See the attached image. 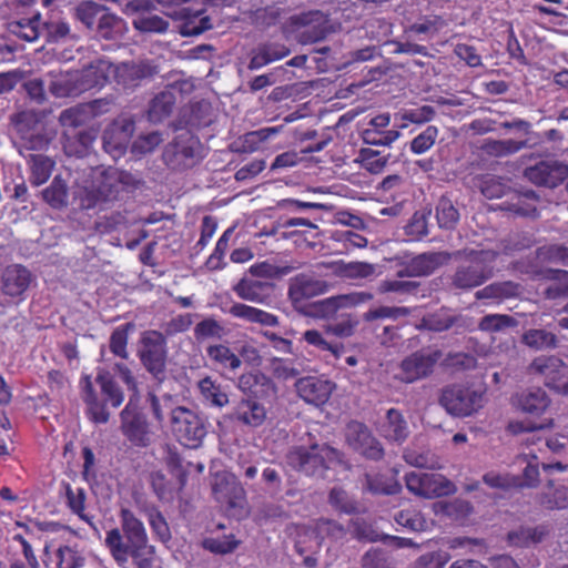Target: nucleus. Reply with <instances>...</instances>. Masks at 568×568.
Masks as SVG:
<instances>
[{
    "instance_id": "nucleus-1",
    "label": "nucleus",
    "mask_w": 568,
    "mask_h": 568,
    "mask_svg": "<svg viewBox=\"0 0 568 568\" xmlns=\"http://www.w3.org/2000/svg\"><path fill=\"white\" fill-rule=\"evenodd\" d=\"M120 528L106 531L104 545L119 566H124L129 558L136 568H152L155 555L150 545L144 524L128 508L119 514Z\"/></svg>"
},
{
    "instance_id": "nucleus-2",
    "label": "nucleus",
    "mask_w": 568,
    "mask_h": 568,
    "mask_svg": "<svg viewBox=\"0 0 568 568\" xmlns=\"http://www.w3.org/2000/svg\"><path fill=\"white\" fill-rule=\"evenodd\" d=\"M94 383L99 390L95 389L90 375L80 378V395L85 404V415L94 424H106L111 416L109 407L119 408L124 402V392L105 369L97 373Z\"/></svg>"
},
{
    "instance_id": "nucleus-3",
    "label": "nucleus",
    "mask_w": 568,
    "mask_h": 568,
    "mask_svg": "<svg viewBox=\"0 0 568 568\" xmlns=\"http://www.w3.org/2000/svg\"><path fill=\"white\" fill-rule=\"evenodd\" d=\"M343 453L327 444L293 446L286 454L287 465L306 476L325 478L327 471L344 464Z\"/></svg>"
},
{
    "instance_id": "nucleus-4",
    "label": "nucleus",
    "mask_w": 568,
    "mask_h": 568,
    "mask_svg": "<svg viewBox=\"0 0 568 568\" xmlns=\"http://www.w3.org/2000/svg\"><path fill=\"white\" fill-rule=\"evenodd\" d=\"M108 79V72L102 67L89 65L52 81L50 92L58 98L78 97L85 91L104 87Z\"/></svg>"
},
{
    "instance_id": "nucleus-5",
    "label": "nucleus",
    "mask_w": 568,
    "mask_h": 568,
    "mask_svg": "<svg viewBox=\"0 0 568 568\" xmlns=\"http://www.w3.org/2000/svg\"><path fill=\"white\" fill-rule=\"evenodd\" d=\"M138 357L146 369L158 382H163L166 372L168 348L166 338L159 331H146L140 338Z\"/></svg>"
},
{
    "instance_id": "nucleus-6",
    "label": "nucleus",
    "mask_w": 568,
    "mask_h": 568,
    "mask_svg": "<svg viewBox=\"0 0 568 568\" xmlns=\"http://www.w3.org/2000/svg\"><path fill=\"white\" fill-rule=\"evenodd\" d=\"M443 357L438 348L424 347L402 359L395 378L405 384H413L427 378L434 373L436 364Z\"/></svg>"
},
{
    "instance_id": "nucleus-7",
    "label": "nucleus",
    "mask_w": 568,
    "mask_h": 568,
    "mask_svg": "<svg viewBox=\"0 0 568 568\" xmlns=\"http://www.w3.org/2000/svg\"><path fill=\"white\" fill-rule=\"evenodd\" d=\"M486 251H470L466 263L456 267L452 285L457 290L470 291L494 276L493 267L486 263Z\"/></svg>"
},
{
    "instance_id": "nucleus-8",
    "label": "nucleus",
    "mask_w": 568,
    "mask_h": 568,
    "mask_svg": "<svg viewBox=\"0 0 568 568\" xmlns=\"http://www.w3.org/2000/svg\"><path fill=\"white\" fill-rule=\"evenodd\" d=\"M171 427L178 440L189 448H197L207 433L202 418L183 406L171 409Z\"/></svg>"
},
{
    "instance_id": "nucleus-9",
    "label": "nucleus",
    "mask_w": 568,
    "mask_h": 568,
    "mask_svg": "<svg viewBox=\"0 0 568 568\" xmlns=\"http://www.w3.org/2000/svg\"><path fill=\"white\" fill-rule=\"evenodd\" d=\"M202 150L200 139L190 131L178 134L163 152L165 164L175 171L192 168L197 162V155Z\"/></svg>"
},
{
    "instance_id": "nucleus-10",
    "label": "nucleus",
    "mask_w": 568,
    "mask_h": 568,
    "mask_svg": "<svg viewBox=\"0 0 568 568\" xmlns=\"http://www.w3.org/2000/svg\"><path fill=\"white\" fill-rule=\"evenodd\" d=\"M440 405L453 416L466 417L483 406V393L460 385L447 386L439 397Z\"/></svg>"
},
{
    "instance_id": "nucleus-11",
    "label": "nucleus",
    "mask_w": 568,
    "mask_h": 568,
    "mask_svg": "<svg viewBox=\"0 0 568 568\" xmlns=\"http://www.w3.org/2000/svg\"><path fill=\"white\" fill-rule=\"evenodd\" d=\"M405 484L410 493L427 499L449 496L456 491L455 485L449 479L435 473H407Z\"/></svg>"
},
{
    "instance_id": "nucleus-12",
    "label": "nucleus",
    "mask_w": 568,
    "mask_h": 568,
    "mask_svg": "<svg viewBox=\"0 0 568 568\" xmlns=\"http://www.w3.org/2000/svg\"><path fill=\"white\" fill-rule=\"evenodd\" d=\"M139 396H130L129 402L120 413L121 432L134 446L146 447L149 445V425L144 414L139 408Z\"/></svg>"
},
{
    "instance_id": "nucleus-13",
    "label": "nucleus",
    "mask_w": 568,
    "mask_h": 568,
    "mask_svg": "<svg viewBox=\"0 0 568 568\" xmlns=\"http://www.w3.org/2000/svg\"><path fill=\"white\" fill-rule=\"evenodd\" d=\"M529 372L541 376L548 388L560 394H568V365L559 357H536L529 365Z\"/></svg>"
},
{
    "instance_id": "nucleus-14",
    "label": "nucleus",
    "mask_w": 568,
    "mask_h": 568,
    "mask_svg": "<svg viewBox=\"0 0 568 568\" xmlns=\"http://www.w3.org/2000/svg\"><path fill=\"white\" fill-rule=\"evenodd\" d=\"M154 4L151 0H131L128 2L126 14H134L133 28L140 33H165L169 30V21L151 11Z\"/></svg>"
},
{
    "instance_id": "nucleus-15",
    "label": "nucleus",
    "mask_w": 568,
    "mask_h": 568,
    "mask_svg": "<svg viewBox=\"0 0 568 568\" xmlns=\"http://www.w3.org/2000/svg\"><path fill=\"white\" fill-rule=\"evenodd\" d=\"M524 176L537 186L554 189L568 178V164L557 160H542L527 166Z\"/></svg>"
},
{
    "instance_id": "nucleus-16",
    "label": "nucleus",
    "mask_w": 568,
    "mask_h": 568,
    "mask_svg": "<svg viewBox=\"0 0 568 568\" xmlns=\"http://www.w3.org/2000/svg\"><path fill=\"white\" fill-rule=\"evenodd\" d=\"M347 443L365 458L379 460L384 457V448L371 429L361 422L353 420L347 425Z\"/></svg>"
},
{
    "instance_id": "nucleus-17",
    "label": "nucleus",
    "mask_w": 568,
    "mask_h": 568,
    "mask_svg": "<svg viewBox=\"0 0 568 568\" xmlns=\"http://www.w3.org/2000/svg\"><path fill=\"white\" fill-rule=\"evenodd\" d=\"M114 81L123 89H134L143 80L151 79L158 73V69L149 61L122 62L116 65H109Z\"/></svg>"
},
{
    "instance_id": "nucleus-18",
    "label": "nucleus",
    "mask_w": 568,
    "mask_h": 568,
    "mask_svg": "<svg viewBox=\"0 0 568 568\" xmlns=\"http://www.w3.org/2000/svg\"><path fill=\"white\" fill-rule=\"evenodd\" d=\"M214 499L226 509L242 508L246 493L234 475H216L212 485Z\"/></svg>"
},
{
    "instance_id": "nucleus-19",
    "label": "nucleus",
    "mask_w": 568,
    "mask_h": 568,
    "mask_svg": "<svg viewBox=\"0 0 568 568\" xmlns=\"http://www.w3.org/2000/svg\"><path fill=\"white\" fill-rule=\"evenodd\" d=\"M295 388L305 403L320 407L328 402L335 384L318 376H305L296 381Z\"/></svg>"
},
{
    "instance_id": "nucleus-20",
    "label": "nucleus",
    "mask_w": 568,
    "mask_h": 568,
    "mask_svg": "<svg viewBox=\"0 0 568 568\" xmlns=\"http://www.w3.org/2000/svg\"><path fill=\"white\" fill-rule=\"evenodd\" d=\"M32 282V273L21 264L8 265L1 276V291L6 296L24 300Z\"/></svg>"
},
{
    "instance_id": "nucleus-21",
    "label": "nucleus",
    "mask_w": 568,
    "mask_h": 568,
    "mask_svg": "<svg viewBox=\"0 0 568 568\" xmlns=\"http://www.w3.org/2000/svg\"><path fill=\"white\" fill-rule=\"evenodd\" d=\"M171 17L180 22L179 33L182 37H196L213 28L212 19L204 9L182 8L174 11Z\"/></svg>"
},
{
    "instance_id": "nucleus-22",
    "label": "nucleus",
    "mask_w": 568,
    "mask_h": 568,
    "mask_svg": "<svg viewBox=\"0 0 568 568\" xmlns=\"http://www.w3.org/2000/svg\"><path fill=\"white\" fill-rule=\"evenodd\" d=\"M273 290V283L248 277H243L233 285V292L239 298L257 304H265Z\"/></svg>"
},
{
    "instance_id": "nucleus-23",
    "label": "nucleus",
    "mask_w": 568,
    "mask_h": 568,
    "mask_svg": "<svg viewBox=\"0 0 568 568\" xmlns=\"http://www.w3.org/2000/svg\"><path fill=\"white\" fill-rule=\"evenodd\" d=\"M119 195V184L111 178H105L97 187H85L80 197V206L84 210H91L103 203L116 200Z\"/></svg>"
},
{
    "instance_id": "nucleus-24",
    "label": "nucleus",
    "mask_w": 568,
    "mask_h": 568,
    "mask_svg": "<svg viewBox=\"0 0 568 568\" xmlns=\"http://www.w3.org/2000/svg\"><path fill=\"white\" fill-rule=\"evenodd\" d=\"M232 418L241 425L255 428L265 422L266 409L255 398H242L235 405Z\"/></svg>"
},
{
    "instance_id": "nucleus-25",
    "label": "nucleus",
    "mask_w": 568,
    "mask_h": 568,
    "mask_svg": "<svg viewBox=\"0 0 568 568\" xmlns=\"http://www.w3.org/2000/svg\"><path fill=\"white\" fill-rule=\"evenodd\" d=\"M239 388L251 398H262L274 392L273 381L260 371L244 373L239 378Z\"/></svg>"
},
{
    "instance_id": "nucleus-26",
    "label": "nucleus",
    "mask_w": 568,
    "mask_h": 568,
    "mask_svg": "<svg viewBox=\"0 0 568 568\" xmlns=\"http://www.w3.org/2000/svg\"><path fill=\"white\" fill-rule=\"evenodd\" d=\"M290 54V49L277 42L261 43L252 51V57L248 62L250 70L261 69L272 62L284 59Z\"/></svg>"
},
{
    "instance_id": "nucleus-27",
    "label": "nucleus",
    "mask_w": 568,
    "mask_h": 568,
    "mask_svg": "<svg viewBox=\"0 0 568 568\" xmlns=\"http://www.w3.org/2000/svg\"><path fill=\"white\" fill-rule=\"evenodd\" d=\"M229 314L235 318L266 327H275L280 324L278 317L275 314L243 303H234L230 307Z\"/></svg>"
},
{
    "instance_id": "nucleus-28",
    "label": "nucleus",
    "mask_w": 568,
    "mask_h": 568,
    "mask_svg": "<svg viewBox=\"0 0 568 568\" xmlns=\"http://www.w3.org/2000/svg\"><path fill=\"white\" fill-rule=\"evenodd\" d=\"M349 529L353 536L361 541L374 542L379 539H390L397 547H408L413 545V541L408 538L397 536H379V534L373 528L372 524L367 523L364 518L356 517L349 523Z\"/></svg>"
},
{
    "instance_id": "nucleus-29",
    "label": "nucleus",
    "mask_w": 568,
    "mask_h": 568,
    "mask_svg": "<svg viewBox=\"0 0 568 568\" xmlns=\"http://www.w3.org/2000/svg\"><path fill=\"white\" fill-rule=\"evenodd\" d=\"M298 20L303 26L306 27L302 33V37L305 41L317 42L326 38L328 32V20L327 17L320 10L303 13Z\"/></svg>"
},
{
    "instance_id": "nucleus-30",
    "label": "nucleus",
    "mask_w": 568,
    "mask_h": 568,
    "mask_svg": "<svg viewBox=\"0 0 568 568\" xmlns=\"http://www.w3.org/2000/svg\"><path fill=\"white\" fill-rule=\"evenodd\" d=\"M442 263L440 253H425L413 257L399 272L402 276H427Z\"/></svg>"
},
{
    "instance_id": "nucleus-31",
    "label": "nucleus",
    "mask_w": 568,
    "mask_h": 568,
    "mask_svg": "<svg viewBox=\"0 0 568 568\" xmlns=\"http://www.w3.org/2000/svg\"><path fill=\"white\" fill-rule=\"evenodd\" d=\"M548 534L549 529L545 525L535 527L520 526L507 534V542L509 546L529 547L541 542Z\"/></svg>"
},
{
    "instance_id": "nucleus-32",
    "label": "nucleus",
    "mask_w": 568,
    "mask_h": 568,
    "mask_svg": "<svg viewBox=\"0 0 568 568\" xmlns=\"http://www.w3.org/2000/svg\"><path fill=\"white\" fill-rule=\"evenodd\" d=\"M328 288L326 282L305 276L297 277L288 288V296L293 302H301L315 295L324 294Z\"/></svg>"
},
{
    "instance_id": "nucleus-33",
    "label": "nucleus",
    "mask_w": 568,
    "mask_h": 568,
    "mask_svg": "<svg viewBox=\"0 0 568 568\" xmlns=\"http://www.w3.org/2000/svg\"><path fill=\"white\" fill-rule=\"evenodd\" d=\"M537 201L538 196L534 191L514 193L509 200L501 204L500 209L518 216H536Z\"/></svg>"
},
{
    "instance_id": "nucleus-34",
    "label": "nucleus",
    "mask_w": 568,
    "mask_h": 568,
    "mask_svg": "<svg viewBox=\"0 0 568 568\" xmlns=\"http://www.w3.org/2000/svg\"><path fill=\"white\" fill-rule=\"evenodd\" d=\"M176 103L175 94L172 90H163L151 100L148 116L153 123H160L169 118Z\"/></svg>"
},
{
    "instance_id": "nucleus-35",
    "label": "nucleus",
    "mask_w": 568,
    "mask_h": 568,
    "mask_svg": "<svg viewBox=\"0 0 568 568\" xmlns=\"http://www.w3.org/2000/svg\"><path fill=\"white\" fill-rule=\"evenodd\" d=\"M308 227V229H317V226L312 223L310 220L304 217H287L280 219L270 230H264V234L267 236H276L277 239H295L297 242L300 237L303 235L301 231H286L290 227Z\"/></svg>"
},
{
    "instance_id": "nucleus-36",
    "label": "nucleus",
    "mask_w": 568,
    "mask_h": 568,
    "mask_svg": "<svg viewBox=\"0 0 568 568\" xmlns=\"http://www.w3.org/2000/svg\"><path fill=\"white\" fill-rule=\"evenodd\" d=\"M197 388L204 405L222 408L229 404V396L221 385L210 376H205L197 383Z\"/></svg>"
},
{
    "instance_id": "nucleus-37",
    "label": "nucleus",
    "mask_w": 568,
    "mask_h": 568,
    "mask_svg": "<svg viewBox=\"0 0 568 568\" xmlns=\"http://www.w3.org/2000/svg\"><path fill=\"white\" fill-rule=\"evenodd\" d=\"M382 432L386 439L397 443H402L408 437L409 430L407 422L400 410L396 408L387 410Z\"/></svg>"
},
{
    "instance_id": "nucleus-38",
    "label": "nucleus",
    "mask_w": 568,
    "mask_h": 568,
    "mask_svg": "<svg viewBox=\"0 0 568 568\" xmlns=\"http://www.w3.org/2000/svg\"><path fill=\"white\" fill-rule=\"evenodd\" d=\"M41 196L53 210H63L68 206L69 187L67 182L60 176L55 175L50 185L41 191Z\"/></svg>"
},
{
    "instance_id": "nucleus-39",
    "label": "nucleus",
    "mask_w": 568,
    "mask_h": 568,
    "mask_svg": "<svg viewBox=\"0 0 568 568\" xmlns=\"http://www.w3.org/2000/svg\"><path fill=\"white\" fill-rule=\"evenodd\" d=\"M520 285L513 281L495 282L475 293L476 300H494L501 302L519 294Z\"/></svg>"
},
{
    "instance_id": "nucleus-40",
    "label": "nucleus",
    "mask_w": 568,
    "mask_h": 568,
    "mask_svg": "<svg viewBox=\"0 0 568 568\" xmlns=\"http://www.w3.org/2000/svg\"><path fill=\"white\" fill-rule=\"evenodd\" d=\"M30 183L33 186L44 184L51 176L54 169V161L43 154H31L29 159Z\"/></svg>"
},
{
    "instance_id": "nucleus-41",
    "label": "nucleus",
    "mask_w": 568,
    "mask_h": 568,
    "mask_svg": "<svg viewBox=\"0 0 568 568\" xmlns=\"http://www.w3.org/2000/svg\"><path fill=\"white\" fill-rule=\"evenodd\" d=\"M206 354L213 364L232 372L239 369L242 365L241 358L229 346L223 344L209 346Z\"/></svg>"
},
{
    "instance_id": "nucleus-42",
    "label": "nucleus",
    "mask_w": 568,
    "mask_h": 568,
    "mask_svg": "<svg viewBox=\"0 0 568 568\" xmlns=\"http://www.w3.org/2000/svg\"><path fill=\"white\" fill-rule=\"evenodd\" d=\"M310 530L314 535L317 545H321L325 539H342L346 534L341 524L326 518L316 519L310 527Z\"/></svg>"
},
{
    "instance_id": "nucleus-43",
    "label": "nucleus",
    "mask_w": 568,
    "mask_h": 568,
    "mask_svg": "<svg viewBox=\"0 0 568 568\" xmlns=\"http://www.w3.org/2000/svg\"><path fill=\"white\" fill-rule=\"evenodd\" d=\"M549 403L550 399L541 388L525 392L518 397V406L520 409L535 415L542 414L549 406Z\"/></svg>"
},
{
    "instance_id": "nucleus-44",
    "label": "nucleus",
    "mask_w": 568,
    "mask_h": 568,
    "mask_svg": "<svg viewBox=\"0 0 568 568\" xmlns=\"http://www.w3.org/2000/svg\"><path fill=\"white\" fill-rule=\"evenodd\" d=\"M135 325L131 322L116 326L109 339V348L110 352L122 359H126L129 357L128 352V343H129V334L133 332Z\"/></svg>"
},
{
    "instance_id": "nucleus-45",
    "label": "nucleus",
    "mask_w": 568,
    "mask_h": 568,
    "mask_svg": "<svg viewBox=\"0 0 568 568\" xmlns=\"http://www.w3.org/2000/svg\"><path fill=\"white\" fill-rule=\"evenodd\" d=\"M106 7L101 6L94 1H81L74 10V17L87 29L94 30L99 19Z\"/></svg>"
},
{
    "instance_id": "nucleus-46",
    "label": "nucleus",
    "mask_w": 568,
    "mask_h": 568,
    "mask_svg": "<svg viewBox=\"0 0 568 568\" xmlns=\"http://www.w3.org/2000/svg\"><path fill=\"white\" fill-rule=\"evenodd\" d=\"M55 568H82L85 557L77 546L62 545L54 552Z\"/></svg>"
},
{
    "instance_id": "nucleus-47",
    "label": "nucleus",
    "mask_w": 568,
    "mask_h": 568,
    "mask_svg": "<svg viewBox=\"0 0 568 568\" xmlns=\"http://www.w3.org/2000/svg\"><path fill=\"white\" fill-rule=\"evenodd\" d=\"M523 342L530 348L547 349L557 346V336L541 328H530L523 334Z\"/></svg>"
},
{
    "instance_id": "nucleus-48",
    "label": "nucleus",
    "mask_w": 568,
    "mask_h": 568,
    "mask_svg": "<svg viewBox=\"0 0 568 568\" xmlns=\"http://www.w3.org/2000/svg\"><path fill=\"white\" fill-rule=\"evenodd\" d=\"M526 141L516 140H487L483 145V150L493 156H507L515 154L526 146Z\"/></svg>"
},
{
    "instance_id": "nucleus-49",
    "label": "nucleus",
    "mask_w": 568,
    "mask_h": 568,
    "mask_svg": "<svg viewBox=\"0 0 568 568\" xmlns=\"http://www.w3.org/2000/svg\"><path fill=\"white\" fill-rule=\"evenodd\" d=\"M365 481L367 489L373 494L396 495L402 490V486L397 480L379 474H366Z\"/></svg>"
},
{
    "instance_id": "nucleus-50",
    "label": "nucleus",
    "mask_w": 568,
    "mask_h": 568,
    "mask_svg": "<svg viewBox=\"0 0 568 568\" xmlns=\"http://www.w3.org/2000/svg\"><path fill=\"white\" fill-rule=\"evenodd\" d=\"M122 19L109 11L108 8L101 14L97 27L98 36L105 40H113L121 33Z\"/></svg>"
},
{
    "instance_id": "nucleus-51",
    "label": "nucleus",
    "mask_w": 568,
    "mask_h": 568,
    "mask_svg": "<svg viewBox=\"0 0 568 568\" xmlns=\"http://www.w3.org/2000/svg\"><path fill=\"white\" fill-rule=\"evenodd\" d=\"M89 106L80 103L60 113L59 122L64 129H77L89 123L92 119L87 111Z\"/></svg>"
},
{
    "instance_id": "nucleus-52",
    "label": "nucleus",
    "mask_w": 568,
    "mask_h": 568,
    "mask_svg": "<svg viewBox=\"0 0 568 568\" xmlns=\"http://www.w3.org/2000/svg\"><path fill=\"white\" fill-rule=\"evenodd\" d=\"M520 463H526L521 477H517L516 487H536L539 484V463L536 455H523L518 457Z\"/></svg>"
},
{
    "instance_id": "nucleus-53",
    "label": "nucleus",
    "mask_w": 568,
    "mask_h": 568,
    "mask_svg": "<svg viewBox=\"0 0 568 568\" xmlns=\"http://www.w3.org/2000/svg\"><path fill=\"white\" fill-rule=\"evenodd\" d=\"M544 277L556 282L546 290L548 298L568 296V271L548 268L544 272Z\"/></svg>"
},
{
    "instance_id": "nucleus-54",
    "label": "nucleus",
    "mask_w": 568,
    "mask_h": 568,
    "mask_svg": "<svg viewBox=\"0 0 568 568\" xmlns=\"http://www.w3.org/2000/svg\"><path fill=\"white\" fill-rule=\"evenodd\" d=\"M436 219L442 229H454L459 220V212L453 202L442 196L436 205Z\"/></svg>"
},
{
    "instance_id": "nucleus-55",
    "label": "nucleus",
    "mask_w": 568,
    "mask_h": 568,
    "mask_svg": "<svg viewBox=\"0 0 568 568\" xmlns=\"http://www.w3.org/2000/svg\"><path fill=\"white\" fill-rule=\"evenodd\" d=\"M439 134V130L435 125H428L419 134H417L409 143V150L414 154H424L429 151Z\"/></svg>"
},
{
    "instance_id": "nucleus-56",
    "label": "nucleus",
    "mask_w": 568,
    "mask_h": 568,
    "mask_svg": "<svg viewBox=\"0 0 568 568\" xmlns=\"http://www.w3.org/2000/svg\"><path fill=\"white\" fill-rule=\"evenodd\" d=\"M95 138L97 135L93 130H81L74 135V141L68 138L64 148L70 154L83 156L93 144Z\"/></svg>"
},
{
    "instance_id": "nucleus-57",
    "label": "nucleus",
    "mask_w": 568,
    "mask_h": 568,
    "mask_svg": "<svg viewBox=\"0 0 568 568\" xmlns=\"http://www.w3.org/2000/svg\"><path fill=\"white\" fill-rule=\"evenodd\" d=\"M150 484L154 494L161 501L174 500V486L162 471H152L150 474Z\"/></svg>"
},
{
    "instance_id": "nucleus-58",
    "label": "nucleus",
    "mask_w": 568,
    "mask_h": 568,
    "mask_svg": "<svg viewBox=\"0 0 568 568\" xmlns=\"http://www.w3.org/2000/svg\"><path fill=\"white\" fill-rule=\"evenodd\" d=\"M280 130L281 126H270L247 132L243 136V151L254 152L258 150L262 143L267 141L271 136L277 134Z\"/></svg>"
},
{
    "instance_id": "nucleus-59",
    "label": "nucleus",
    "mask_w": 568,
    "mask_h": 568,
    "mask_svg": "<svg viewBox=\"0 0 568 568\" xmlns=\"http://www.w3.org/2000/svg\"><path fill=\"white\" fill-rule=\"evenodd\" d=\"M457 317L449 315L444 311L428 314L422 318V326L433 332H445L453 327Z\"/></svg>"
},
{
    "instance_id": "nucleus-60",
    "label": "nucleus",
    "mask_w": 568,
    "mask_h": 568,
    "mask_svg": "<svg viewBox=\"0 0 568 568\" xmlns=\"http://www.w3.org/2000/svg\"><path fill=\"white\" fill-rule=\"evenodd\" d=\"M303 338L307 344L315 346L320 351L331 352L336 358H339L344 353L343 344L327 342L322 333L316 329L306 331Z\"/></svg>"
},
{
    "instance_id": "nucleus-61",
    "label": "nucleus",
    "mask_w": 568,
    "mask_h": 568,
    "mask_svg": "<svg viewBox=\"0 0 568 568\" xmlns=\"http://www.w3.org/2000/svg\"><path fill=\"white\" fill-rule=\"evenodd\" d=\"M540 505L547 509H566L568 508V487L559 486L550 487L548 493H544L540 497Z\"/></svg>"
},
{
    "instance_id": "nucleus-62",
    "label": "nucleus",
    "mask_w": 568,
    "mask_h": 568,
    "mask_svg": "<svg viewBox=\"0 0 568 568\" xmlns=\"http://www.w3.org/2000/svg\"><path fill=\"white\" fill-rule=\"evenodd\" d=\"M397 525L410 531H422L426 528V520L416 509H403L395 515Z\"/></svg>"
},
{
    "instance_id": "nucleus-63",
    "label": "nucleus",
    "mask_w": 568,
    "mask_h": 568,
    "mask_svg": "<svg viewBox=\"0 0 568 568\" xmlns=\"http://www.w3.org/2000/svg\"><path fill=\"white\" fill-rule=\"evenodd\" d=\"M516 325V320L506 314H489L485 315L478 324V327L483 332H500L507 327Z\"/></svg>"
},
{
    "instance_id": "nucleus-64",
    "label": "nucleus",
    "mask_w": 568,
    "mask_h": 568,
    "mask_svg": "<svg viewBox=\"0 0 568 568\" xmlns=\"http://www.w3.org/2000/svg\"><path fill=\"white\" fill-rule=\"evenodd\" d=\"M128 223L125 214L120 211L112 212L110 215L99 217L94 223V230L99 234H110Z\"/></svg>"
}]
</instances>
